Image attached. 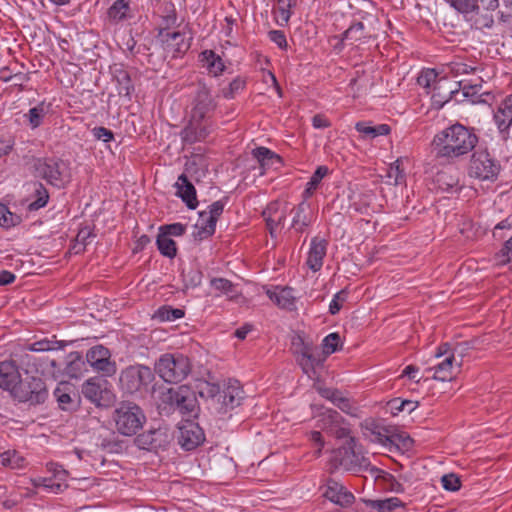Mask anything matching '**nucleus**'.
<instances>
[{
	"instance_id": "obj_1",
	"label": "nucleus",
	"mask_w": 512,
	"mask_h": 512,
	"mask_svg": "<svg viewBox=\"0 0 512 512\" xmlns=\"http://www.w3.org/2000/svg\"><path fill=\"white\" fill-rule=\"evenodd\" d=\"M477 143L474 129L455 123L439 131L433 137L431 147L436 158L454 161L469 154Z\"/></svg>"
},
{
	"instance_id": "obj_2",
	"label": "nucleus",
	"mask_w": 512,
	"mask_h": 512,
	"mask_svg": "<svg viewBox=\"0 0 512 512\" xmlns=\"http://www.w3.org/2000/svg\"><path fill=\"white\" fill-rule=\"evenodd\" d=\"M216 108V102L210 89L204 84L197 86L193 106L191 110L190 124L182 131V138L188 143L203 140L207 135V129L199 124Z\"/></svg>"
},
{
	"instance_id": "obj_3",
	"label": "nucleus",
	"mask_w": 512,
	"mask_h": 512,
	"mask_svg": "<svg viewBox=\"0 0 512 512\" xmlns=\"http://www.w3.org/2000/svg\"><path fill=\"white\" fill-rule=\"evenodd\" d=\"M199 394L206 398L209 407L219 414H225L240 406L245 397L244 390L236 379H229L223 389L218 384L206 382Z\"/></svg>"
},
{
	"instance_id": "obj_4",
	"label": "nucleus",
	"mask_w": 512,
	"mask_h": 512,
	"mask_svg": "<svg viewBox=\"0 0 512 512\" xmlns=\"http://www.w3.org/2000/svg\"><path fill=\"white\" fill-rule=\"evenodd\" d=\"M190 359L179 352L162 354L155 362V373L166 383L177 384L190 374Z\"/></svg>"
},
{
	"instance_id": "obj_5",
	"label": "nucleus",
	"mask_w": 512,
	"mask_h": 512,
	"mask_svg": "<svg viewBox=\"0 0 512 512\" xmlns=\"http://www.w3.org/2000/svg\"><path fill=\"white\" fill-rule=\"evenodd\" d=\"M116 430L124 436H133L142 428L146 417L141 408L131 402L121 403L113 413Z\"/></svg>"
},
{
	"instance_id": "obj_6",
	"label": "nucleus",
	"mask_w": 512,
	"mask_h": 512,
	"mask_svg": "<svg viewBox=\"0 0 512 512\" xmlns=\"http://www.w3.org/2000/svg\"><path fill=\"white\" fill-rule=\"evenodd\" d=\"M501 171L500 162L486 149L476 150L471 157L469 175L480 181L494 182Z\"/></svg>"
},
{
	"instance_id": "obj_7",
	"label": "nucleus",
	"mask_w": 512,
	"mask_h": 512,
	"mask_svg": "<svg viewBox=\"0 0 512 512\" xmlns=\"http://www.w3.org/2000/svg\"><path fill=\"white\" fill-rule=\"evenodd\" d=\"M11 396L19 402L38 405L45 402L48 391L42 378L31 376L21 379L20 377Z\"/></svg>"
},
{
	"instance_id": "obj_8",
	"label": "nucleus",
	"mask_w": 512,
	"mask_h": 512,
	"mask_svg": "<svg viewBox=\"0 0 512 512\" xmlns=\"http://www.w3.org/2000/svg\"><path fill=\"white\" fill-rule=\"evenodd\" d=\"M34 174L57 188L65 185L66 164L59 158H37L33 164Z\"/></svg>"
},
{
	"instance_id": "obj_9",
	"label": "nucleus",
	"mask_w": 512,
	"mask_h": 512,
	"mask_svg": "<svg viewBox=\"0 0 512 512\" xmlns=\"http://www.w3.org/2000/svg\"><path fill=\"white\" fill-rule=\"evenodd\" d=\"M154 380L152 370L137 364L124 369L120 374V386L128 393H135L146 388Z\"/></svg>"
},
{
	"instance_id": "obj_10",
	"label": "nucleus",
	"mask_w": 512,
	"mask_h": 512,
	"mask_svg": "<svg viewBox=\"0 0 512 512\" xmlns=\"http://www.w3.org/2000/svg\"><path fill=\"white\" fill-rule=\"evenodd\" d=\"M316 427L338 439H343L351 434L345 419L336 411L330 408H321L314 414Z\"/></svg>"
},
{
	"instance_id": "obj_11",
	"label": "nucleus",
	"mask_w": 512,
	"mask_h": 512,
	"mask_svg": "<svg viewBox=\"0 0 512 512\" xmlns=\"http://www.w3.org/2000/svg\"><path fill=\"white\" fill-rule=\"evenodd\" d=\"M173 440L172 431L166 426L149 429L135 438L138 448L158 452L166 450Z\"/></svg>"
},
{
	"instance_id": "obj_12",
	"label": "nucleus",
	"mask_w": 512,
	"mask_h": 512,
	"mask_svg": "<svg viewBox=\"0 0 512 512\" xmlns=\"http://www.w3.org/2000/svg\"><path fill=\"white\" fill-rule=\"evenodd\" d=\"M171 403L183 415L194 417L197 415L199 407L195 392L188 386L182 385L175 390H170Z\"/></svg>"
},
{
	"instance_id": "obj_13",
	"label": "nucleus",
	"mask_w": 512,
	"mask_h": 512,
	"mask_svg": "<svg viewBox=\"0 0 512 512\" xmlns=\"http://www.w3.org/2000/svg\"><path fill=\"white\" fill-rule=\"evenodd\" d=\"M110 358V351L102 345H96L86 353V360L89 365L94 370L102 372L105 376H111L116 372V365Z\"/></svg>"
},
{
	"instance_id": "obj_14",
	"label": "nucleus",
	"mask_w": 512,
	"mask_h": 512,
	"mask_svg": "<svg viewBox=\"0 0 512 512\" xmlns=\"http://www.w3.org/2000/svg\"><path fill=\"white\" fill-rule=\"evenodd\" d=\"M225 203L221 200L215 201L207 207V210L200 212V220L197 227L200 228L201 238L209 237L215 232L216 223L223 213Z\"/></svg>"
},
{
	"instance_id": "obj_15",
	"label": "nucleus",
	"mask_w": 512,
	"mask_h": 512,
	"mask_svg": "<svg viewBox=\"0 0 512 512\" xmlns=\"http://www.w3.org/2000/svg\"><path fill=\"white\" fill-rule=\"evenodd\" d=\"M287 213V205H282L278 201L269 203L263 210L262 216L266 222L271 237H276V231L284 227Z\"/></svg>"
},
{
	"instance_id": "obj_16",
	"label": "nucleus",
	"mask_w": 512,
	"mask_h": 512,
	"mask_svg": "<svg viewBox=\"0 0 512 512\" xmlns=\"http://www.w3.org/2000/svg\"><path fill=\"white\" fill-rule=\"evenodd\" d=\"M346 438L348 439L346 444L340 449V453H342V451L344 453L341 458V465L345 466L347 469L367 470L370 466V462L356 450V439L351 435Z\"/></svg>"
},
{
	"instance_id": "obj_17",
	"label": "nucleus",
	"mask_w": 512,
	"mask_h": 512,
	"mask_svg": "<svg viewBox=\"0 0 512 512\" xmlns=\"http://www.w3.org/2000/svg\"><path fill=\"white\" fill-rule=\"evenodd\" d=\"M204 439L202 428L195 422L187 421L179 427L178 443L187 451L198 447Z\"/></svg>"
},
{
	"instance_id": "obj_18",
	"label": "nucleus",
	"mask_w": 512,
	"mask_h": 512,
	"mask_svg": "<svg viewBox=\"0 0 512 512\" xmlns=\"http://www.w3.org/2000/svg\"><path fill=\"white\" fill-rule=\"evenodd\" d=\"M319 394L331 401L338 409L352 417L359 416V408L354 400L344 395L343 392L332 388H319Z\"/></svg>"
},
{
	"instance_id": "obj_19",
	"label": "nucleus",
	"mask_w": 512,
	"mask_h": 512,
	"mask_svg": "<svg viewBox=\"0 0 512 512\" xmlns=\"http://www.w3.org/2000/svg\"><path fill=\"white\" fill-rule=\"evenodd\" d=\"M493 119L502 139L507 140L512 125V93L499 104Z\"/></svg>"
},
{
	"instance_id": "obj_20",
	"label": "nucleus",
	"mask_w": 512,
	"mask_h": 512,
	"mask_svg": "<svg viewBox=\"0 0 512 512\" xmlns=\"http://www.w3.org/2000/svg\"><path fill=\"white\" fill-rule=\"evenodd\" d=\"M329 501L341 507H349L354 501V495L346 487L334 479L326 483V490L323 494Z\"/></svg>"
},
{
	"instance_id": "obj_21",
	"label": "nucleus",
	"mask_w": 512,
	"mask_h": 512,
	"mask_svg": "<svg viewBox=\"0 0 512 512\" xmlns=\"http://www.w3.org/2000/svg\"><path fill=\"white\" fill-rule=\"evenodd\" d=\"M328 241L318 236L313 237L307 253L306 265L313 272L319 271L327 253Z\"/></svg>"
},
{
	"instance_id": "obj_22",
	"label": "nucleus",
	"mask_w": 512,
	"mask_h": 512,
	"mask_svg": "<svg viewBox=\"0 0 512 512\" xmlns=\"http://www.w3.org/2000/svg\"><path fill=\"white\" fill-rule=\"evenodd\" d=\"M162 42L168 51L173 53V57L184 54L190 48V40L186 39L185 33L180 31H161Z\"/></svg>"
},
{
	"instance_id": "obj_23",
	"label": "nucleus",
	"mask_w": 512,
	"mask_h": 512,
	"mask_svg": "<svg viewBox=\"0 0 512 512\" xmlns=\"http://www.w3.org/2000/svg\"><path fill=\"white\" fill-rule=\"evenodd\" d=\"M462 365V360L456 362L455 355L449 354L442 361L434 365L433 367H429L426 369L427 372H432V378L437 381H450L454 377L455 366L460 368Z\"/></svg>"
},
{
	"instance_id": "obj_24",
	"label": "nucleus",
	"mask_w": 512,
	"mask_h": 512,
	"mask_svg": "<svg viewBox=\"0 0 512 512\" xmlns=\"http://www.w3.org/2000/svg\"><path fill=\"white\" fill-rule=\"evenodd\" d=\"M266 294L279 308L288 311L296 309V297L292 288L276 286L274 289H268Z\"/></svg>"
},
{
	"instance_id": "obj_25",
	"label": "nucleus",
	"mask_w": 512,
	"mask_h": 512,
	"mask_svg": "<svg viewBox=\"0 0 512 512\" xmlns=\"http://www.w3.org/2000/svg\"><path fill=\"white\" fill-rule=\"evenodd\" d=\"M19 378V369L14 361L5 360L0 362V388L9 391L12 395Z\"/></svg>"
},
{
	"instance_id": "obj_26",
	"label": "nucleus",
	"mask_w": 512,
	"mask_h": 512,
	"mask_svg": "<svg viewBox=\"0 0 512 512\" xmlns=\"http://www.w3.org/2000/svg\"><path fill=\"white\" fill-rule=\"evenodd\" d=\"M310 204L303 198L297 206H295L291 213L293 214L291 221V229L297 233H302L312 223V215L310 213Z\"/></svg>"
},
{
	"instance_id": "obj_27",
	"label": "nucleus",
	"mask_w": 512,
	"mask_h": 512,
	"mask_svg": "<svg viewBox=\"0 0 512 512\" xmlns=\"http://www.w3.org/2000/svg\"><path fill=\"white\" fill-rule=\"evenodd\" d=\"M26 188L27 191L30 192L29 203L27 205L29 211H37L47 205L49 193L41 182H30L26 185Z\"/></svg>"
},
{
	"instance_id": "obj_28",
	"label": "nucleus",
	"mask_w": 512,
	"mask_h": 512,
	"mask_svg": "<svg viewBox=\"0 0 512 512\" xmlns=\"http://www.w3.org/2000/svg\"><path fill=\"white\" fill-rule=\"evenodd\" d=\"M253 157L257 160L260 168L259 175H264L266 170L277 169L282 165L281 157L266 147H257L252 150Z\"/></svg>"
},
{
	"instance_id": "obj_29",
	"label": "nucleus",
	"mask_w": 512,
	"mask_h": 512,
	"mask_svg": "<svg viewBox=\"0 0 512 512\" xmlns=\"http://www.w3.org/2000/svg\"><path fill=\"white\" fill-rule=\"evenodd\" d=\"M176 195L182 199L189 209H195L198 205L196 189L185 174L178 176L175 183Z\"/></svg>"
},
{
	"instance_id": "obj_30",
	"label": "nucleus",
	"mask_w": 512,
	"mask_h": 512,
	"mask_svg": "<svg viewBox=\"0 0 512 512\" xmlns=\"http://www.w3.org/2000/svg\"><path fill=\"white\" fill-rule=\"evenodd\" d=\"M456 84V82L451 81L447 77H440L430 93L433 101L440 106L448 102L452 95L457 92Z\"/></svg>"
},
{
	"instance_id": "obj_31",
	"label": "nucleus",
	"mask_w": 512,
	"mask_h": 512,
	"mask_svg": "<svg viewBox=\"0 0 512 512\" xmlns=\"http://www.w3.org/2000/svg\"><path fill=\"white\" fill-rule=\"evenodd\" d=\"M199 61L213 77L220 76L225 70V64L222 58L213 50H204L199 54Z\"/></svg>"
},
{
	"instance_id": "obj_32",
	"label": "nucleus",
	"mask_w": 512,
	"mask_h": 512,
	"mask_svg": "<svg viewBox=\"0 0 512 512\" xmlns=\"http://www.w3.org/2000/svg\"><path fill=\"white\" fill-rule=\"evenodd\" d=\"M108 17L114 22L132 18L130 3L126 0H116L108 9Z\"/></svg>"
},
{
	"instance_id": "obj_33",
	"label": "nucleus",
	"mask_w": 512,
	"mask_h": 512,
	"mask_svg": "<svg viewBox=\"0 0 512 512\" xmlns=\"http://www.w3.org/2000/svg\"><path fill=\"white\" fill-rule=\"evenodd\" d=\"M355 129L366 139H374L378 136H384L390 133V126L387 124L371 126L369 122L364 121L357 122Z\"/></svg>"
},
{
	"instance_id": "obj_34",
	"label": "nucleus",
	"mask_w": 512,
	"mask_h": 512,
	"mask_svg": "<svg viewBox=\"0 0 512 512\" xmlns=\"http://www.w3.org/2000/svg\"><path fill=\"white\" fill-rule=\"evenodd\" d=\"M328 172L329 169L327 166L322 165L317 167V169L307 182L305 190L303 191L302 196L304 199L307 200L313 195V193L316 191L319 184L321 183L322 179L328 174Z\"/></svg>"
},
{
	"instance_id": "obj_35",
	"label": "nucleus",
	"mask_w": 512,
	"mask_h": 512,
	"mask_svg": "<svg viewBox=\"0 0 512 512\" xmlns=\"http://www.w3.org/2000/svg\"><path fill=\"white\" fill-rule=\"evenodd\" d=\"M367 505L379 512H392L397 508L405 506L404 502L397 497H390L381 500H368Z\"/></svg>"
},
{
	"instance_id": "obj_36",
	"label": "nucleus",
	"mask_w": 512,
	"mask_h": 512,
	"mask_svg": "<svg viewBox=\"0 0 512 512\" xmlns=\"http://www.w3.org/2000/svg\"><path fill=\"white\" fill-rule=\"evenodd\" d=\"M103 388L95 379L87 380L82 386V394L92 403L99 404L102 399Z\"/></svg>"
},
{
	"instance_id": "obj_37",
	"label": "nucleus",
	"mask_w": 512,
	"mask_h": 512,
	"mask_svg": "<svg viewBox=\"0 0 512 512\" xmlns=\"http://www.w3.org/2000/svg\"><path fill=\"white\" fill-rule=\"evenodd\" d=\"M0 464L11 469H20L26 465V460L16 450H7L0 454Z\"/></svg>"
},
{
	"instance_id": "obj_38",
	"label": "nucleus",
	"mask_w": 512,
	"mask_h": 512,
	"mask_svg": "<svg viewBox=\"0 0 512 512\" xmlns=\"http://www.w3.org/2000/svg\"><path fill=\"white\" fill-rule=\"evenodd\" d=\"M324 358L317 352V349L311 351L305 358H298V363L303 372L307 375L315 372V368L321 366Z\"/></svg>"
},
{
	"instance_id": "obj_39",
	"label": "nucleus",
	"mask_w": 512,
	"mask_h": 512,
	"mask_svg": "<svg viewBox=\"0 0 512 512\" xmlns=\"http://www.w3.org/2000/svg\"><path fill=\"white\" fill-rule=\"evenodd\" d=\"M439 79V74L435 69L427 68L420 72L417 82L423 89H425L427 94H430Z\"/></svg>"
},
{
	"instance_id": "obj_40",
	"label": "nucleus",
	"mask_w": 512,
	"mask_h": 512,
	"mask_svg": "<svg viewBox=\"0 0 512 512\" xmlns=\"http://www.w3.org/2000/svg\"><path fill=\"white\" fill-rule=\"evenodd\" d=\"M417 407L418 402L411 400H401L400 398H394L387 403V409L393 416H397L403 411H406L410 414Z\"/></svg>"
},
{
	"instance_id": "obj_41",
	"label": "nucleus",
	"mask_w": 512,
	"mask_h": 512,
	"mask_svg": "<svg viewBox=\"0 0 512 512\" xmlns=\"http://www.w3.org/2000/svg\"><path fill=\"white\" fill-rule=\"evenodd\" d=\"M435 181L438 188L444 192H454L459 188V179L445 171L439 172Z\"/></svg>"
},
{
	"instance_id": "obj_42",
	"label": "nucleus",
	"mask_w": 512,
	"mask_h": 512,
	"mask_svg": "<svg viewBox=\"0 0 512 512\" xmlns=\"http://www.w3.org/2000/svg\"><path fill=\"white\" fill-rule=\"evenodd\" d=\"M210 286L215 291V297H220L222 295L232 297L235 290V286L230 280L220 277L212 278L210 280Z\"/></svg>"
},
{
	"instance_id": "obj_43",
	"label": "nucleus",
	"mask_w": 512,
	"mask_h": 512,
	"mask_svg": "<svg viewBox=\"0 0 512 512\" xmlns=\"http://www.w3.org/2000/svg\"><path fill=\"white\" fill-rule=\"evenodd\" d=\"M64 346L60 341L44 338L26 346L27 351L46 352L62 349Z\"/></svg>"
},
{
	"instance_id": "obj_44",
	"label": "nucleus",
	"mask_w": 512,
	"mask_h": 512,
	"mask_svg": "<svg viewBox=\"0 0 512 512\" xmlns=\"http://www.w3.org/2000/svg\"><path fill=\"white\" fill-rule=\"evenodd\" d=\"M156 243L158 250L163 256H166L168 258H174L176 256V243L167 235L160 232L159 235L157 236Z\"/></svg>"
},
{
	"instance_id": "obj_45",
	"label": "nucleus",
	"mask_w": 512,
	"mask_h": 512,
	"mask_svg": "<svg viewBox=\"0 0 512 512\" xmlns=\"http://www.w3.org/2000/svg\"><path fill=\"white\" fill-rule=\"evenodd\" d=\"M292 0H278L277 8L274 11L276 23L279 26L288 24L291 17Z\"/></svg>"
},
{
	"instance_id": "obj_46",
	"label": "nucleus",
	"mask_w": 512,
	"mask_h": 512,
	"mask_svg": "<svg viewBox=\"0 0 512 512\" xmlns=\"http://www.w3.org/2000/svg\"><path fill=\"white\" fill-rule=\"evenodd\" d=\"M457 12L468 15L479 12L478 0H445Z\"/></svg>"
},
{
	"instance_id": "obj_47",
	"label": "nucleus",
	"mask_w": 512,
	"mask_h": 512,
	"mask_svg": "<svg viewBox=\"0 0 512 512\" xmlns=\"http://www.w3.org/2000/svg\"><path fill=\"white\" fill-rule=\"evenodd\" d=\"M185 315V312L181 308H173L171 306H162L158 308V310L155 313V318L158 320L165 322V321H175L177 319L183 318Z\"/></svg>"
},
{
	"instance_id": "obj_48",
	"label": "nucleus",
	"mask_w": 512,
	"mask_h": 512,
	"mask_svg": "<svg viewBox=\"0 0 512 512\" xmlns=\"http://www.w3.org/2000/svg\"><path fill=\"white\" fill-rule=\"evenodd\" d=\"M117 91L120 96L130 97L134 90L129 74L120 70L116 75Z\"/></svg>"
},
{
	"instance_id": "obj_49",
	"label": "nucleus",
	"mask_w": 512,
	"mask_h": 512,
	"mask_svg": "<svg viewBox=\"0 0 512 512\" xmlns=\"http://www.w3.org/2000/svg\"><path fill=\"white\" fill-rule=\"evenodd\" d=\"M21 217L9 211L8 207L0 203V226L10 228L18 225Z\"/></svg>"
},
{
	"instance_id": "obj_50",
	"label": "nucleus",
	"mask_w": 512,
	"mask_h": 512,
	"mask_svg": "<svg viewBox=\"0 0 512 512\" xmlns=\"http://www.w3.org/2000/svg\"><path fill=\"white\" fill-rule=\"evenodd\" d=\"M246 87V81L244 78L237 76L234 78L227 88L222 89V95L226 99H233Z\"/></svg>"
},
{
	"instance_id": "obj_51",
	"label": "nucleus",
	"mask_w": 512,
	"mask_h": 512,
	"mask_svg": "<svg viewBox=\"0 0 512 512\" xmlns=\"http://www.w3.org/2000/svg\"><path fill=\"white\" fill-rule=\"evenodd\" d=\"M365 38L364 24L362 22L353 23L344 33L342 40L357 42Z\"/></svg>"
},
{
	"instance_id": "obj_52",
	"label": "nucleus",
	"mask_w": 512,
	"mask_h": 512,
	"mask_svg": "<svg viewBox=\"0 0 512 512\" xmlns=\"http://www.w3.org/2000/svg\"><path fill=\"white\" fill-rule=\"evenodd\" d=\"M47 107L44 103L29 109L27 117L32 128H37L41 125L44 116L46 115Z\"/></svg>"
},
{
	"instance_id": "obj_53",
	"label": "nucleus",
	"mask_w": 512,
	"mask_h": 512,
	"mask_svg": "<svg viewBox=\"0 0 512 512\" xmlns=\"http://www.w3.org/2000/svg\"><path fill=\"white\" fill-rule=\"evenodd\" d=\"M497 265H506L512 262V236L504 243L503 247L495 255Z\"/></svg>"
},
{
	"instance_id": "obj_54",
	"label": "nucleus",
	"mask_w": 512,
	"mask_h": 512,
	"mask_svg": "<svg viewBox=\"0 0 512 512\" xmlns=\"http://www.w3.org/2000/svg\"><path fill=\"white\" fill-rule=\"evenodd\" d=\"M341 343V338L338 333L328 334L322 341L323 353L331 355L338 350Z\"/></svg>"
},
{
	"instance_id": "obj_55",
	"label": "nucleus",
	"mask_w": 512,
	"mask_h": 512,
	"mask_svg": "<svg viewBox=\"0 0 512 512\" xmlns=\"http://www.w3.org/2000/svg\"><path fill=\"white\" fill-rule=\"evenodd\" d=\"M293 345L296 347V353L298 355V358H305L306 355L311 353V351L315 350V347L310 342H305L302 337H297L296 340H294Z\"/></svg>"
},
{
	"instance_id": "obj_56",
	"label": "nucleus",
	"mask_w": 512,
	"mask_h": 512,
	"mask_svg": "<svg viewBox=\"0 0 512 512\" xmlns=\"http://www.w3.org/2000/svg\"><path fill=\"white\" fill-rule=\"evenodd\" d=\"M442 486L445 490L455 492L461 487L460 479L455 474H446L441 478Z\"/></svg>"
},
{
	"instance_id": "obj_57",
	"label": "nucleus",
	"mask_w": 512,
	"mask_h": 512,
	"mask_svg": "<svg viewBox=\"0 0 512 512\" xmlns=\"http://www.w3.org/2000/svg\"><path fill=\"white\" fill-rule=\"evenodd\" d=\"M268 38L271 42H273L277 47L281 50H287L288 43L286 39V35L281 30H270L268 32Z\"/></svg>"
},
{
	"instance_id": "obj_58",
	"label": "nucleus",
	"mask_w": 512,
	"mask_h": 512,
	"mask_svg": "<svg viewBox=\"0 0 512 512\" xmlns=\"http://www.w3.org/2000/svg\"><path fill=\"white\" fill-rule=\"evenodd\" d=\"M388 178L393 181L395 185L400 184L404 180L403 170L400 168V160L397 159L393 162L388 170Z\"/></svg>"
},
{
	"instance_id": "obj_59",
	"label": "nucleus",
	"mask_w": 512,
	"mask_h": 512,
	"mask_svg": "<svg viewBox=\"0 0 512 512\" xmlns=\"http://www.w3.org/2000/svg\"><path fill=\"white\" fill-rule=\"evenodd\" d=\"M185 231H186V225H184L182 223H173V224L164 225V226L160 227V232L167 235L168 237L181 236L185 233Z\"/></svg>"
},
{
	"instance_id": "obj_60",
	"label": "nucleus",
	"mask_w": 512,
	"mask_h": 512,
	"mask_svg": "<svg viewBox=\"0 0 512 512\" xmlns=\"http://www.w3.org/2000/svg\"><path fill=\"white\" fill-rule=\"evenodd\" d=\"M91 236L92 233L88 227L79 230L76 236V245L74 246V248L77 249V253L84 250L85 246L89 243V238Z\"/></svg>"
},
{
	"instance_id": "obj_61",
	"label": "nucleus",
	"mask_w": 512,
	"mask_h": 512,
	"mask_svg": "<svg viewBox=\"0 0 512 512\" xmlns=\"http://www.w3.org/2000/svg\"><path fill=\"white\" fill-rule=\"evenodd\" d=\"M346 300V292L344 290L339 291L333 297L329 305V312L332 315L337 314L342 306V303Z\"/></svg>"
},
{
	"instance_id": "obj_62",
	"label": "nucleus",
	"mask_w": 512,
	"mask_h": 512,
	"mask_svg": "<svg viewBox=\"0 0 512 512\" xmlns=\"http://www.w3.org/2000/svg\"><path fill=\"white\" fill-rule=\"evenodd\" d=\"M54 395L55 397L57 398V401L59 403V406L63 409V410H66L69 408V405L71 404L72 402V399H71V396L69 393L65 392L64 391V388L62 387H57L54 391Z\"/></svg>"
},
{
	"instance_id": "obj_63",
	"label": "nucleus",
	"mask_w": 512,
	"mask_h": 512,
	"mask_svg": "<svg viewBox=\"0 0 512 512\" xmlns=\"http://www.w3.org/2000/svg\"><path fill=\"white\" fill-rule=\"evenodd\" d=\"M92 134L97 140H101L103 142H110L114 138L113 132L105 127L93 128Z\"/></svg>"
},
{
	"instance_id": "obj_64",
	"label": "nucleus",
	"mask_w": 512,
	"mask_h": 512,
	"mask_svg": "<svg viewBox=\"0 0 512 512\" xmlns=\"http://www.w3.org/2000/svg\"><path fill=\"white\" fill-rule=\"evenodd\" d=\"M475 27L479 29H490L494 24V19L491 14H484L475 20Z\"/></svg>"
}]
</instances>
